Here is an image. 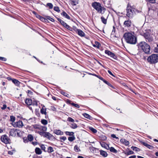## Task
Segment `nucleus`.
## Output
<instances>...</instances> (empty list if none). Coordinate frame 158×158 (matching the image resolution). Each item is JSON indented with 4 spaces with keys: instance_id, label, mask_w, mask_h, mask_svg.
<instances>
[{
    "instance_id": "f257e3e1",
    "label": "nucleus",
    "mask_w": 158,
    "mask_h": 158,
    "mask_svg": "<svg viewBox=\"0 0 158 158\" xmlns=\"http://www.w3.org/2000/svg\"><path fill=\"white\" fill-rule=\"evenodd\" d=\"M123 37L126 41L131 44H135L137 42L136 38L132 33L128 32L125 33Z\"/></svg>"
},
{
    "instance_id": "f03ea898",
    "label": "nucleus",
    "mask_w": 158,
    "mask_h": 158,
    "mask_svg": "<svg viewBox=\"0 0 158 158\" xmlns=\"http://www.w3.org/2000/svg\"><path fill=\"white\" fill-rule=\"evenodd\" d=\"M138 48L142 49L145 53L150 52V48L149 45L145 42H141L138 44Z\"/></svg>"
},
{
    "instance_id": "7ed1b4c3",
    "label": "nucleus",
    "mask_w": 158,
    "mask_h": 158,
    "mask_svg": "<svg viewBox=\"0 0 158 158\" xmlns=\"http://www.w3.org/2000/svg\"><path fill=\"white\" fill-rule=\"evenodd\" d=\"M147 60L151 64H155L158 62V54H152L148 57Z\"/></svg>"
},
{
    "instance_id": "20e7f679",
    "label": "nucleus",
    "mask_w": 158,
    "mask_h": 158,
    "mask_svg": "<svg viewBox=\"0 0 158 158\" xmlns=\"http://www.w3.org/2000/svg\"><path fill=\"white\" fill-rule=\"evenodd\" d=\"M92 6L96 10H105L101 4L99 3L95 2L92 3Z\"/></svg>"
},
{
    "instance_id": "39448f33",
    "label": "nucleus",
    "mask_w": 158,
    "mask_h": 158,
    "mask_svg": "<svg viewBox=\"0 0 158 158\" xmlns=\"http://www.w3.org/2000/svg\"><path fill=\"white\" fill-rule=\"evenodd\" d=\"M34 128L38 129L43 131H46L47 130V127L45 126L35 124L33 125Z\"/></svg>"
},
{
    "instance_id": "423d86ee",
    "label": "nucleus",
    "mask_w": 158,
    "mask_h": 158,
    "mask_svg": "<svg viewBox=\"0 0 158 158\" xmlns=\"http://www.w3.org/2000/svg\"><path fill=\"white\" fill-rule=\"evenodd\" d=\"M2 141L4 143L7 144L9 143V139L6 135H2L1 137Z\"/></svg>"
},
{
    "instance_id": "0eeeda50",
    "label": "nucleus",
    "mask_w": 158,
    "mask_h": 158,
    "mask_svg": "<svg viewBox=\"0 0 158 158\" xmlns=\"http://www.w3.org/2000/svg\"><path fill=\"white\" fill-rule=\"evenodd\" d=\"M109 14V13L108 12H107L106 13V16H105V18L103 16H102L101 17L102 22L105 24H106L107 19L108 17Z\"/></svg>"
},
{
    "instance_id": "6e6552de",
    "label": "nucleus",
    "mask_w": 158,
    "mask_h": 158,
    "mask_svg": "<svg viewBox=\"0 0 158 158\" xmlns=\"http://www.w3.org/2000/svg\"><path fill=\"white\" fill-rule=\"evenodd\" d=\"M74 30L79 36L81 37H84L85 36V34L81 30L77 29L76 28H75Z\"/></svg>"
},
{
    "instance_id": "1a4fd4ad",
    "label": "nucleus",
    "mask_w": 158,
    "mask_h": 158,
    "mask_svg": "<svg viewBox=\"0 0 158 158\" xmlns=\"http://www.w3.org/2000/svg\"><path fill=\"white\" fill-rule=\"evenodd\" d=\"M13 126L15 127H21L23 126V123L21 121H19L15 123H14L12 124Z\"/></svg>"
},
{
    "instance_id": "9d476101",
    "label": "nucleus",
    "mask_w": 158,
    "mask_h": 158,
    "mask_svg": "<svg viewBox=\"0 0 158 158\" xmlns=\"http://www.w3.org/2000/svg\"><path fill=\"white\" fill-rule=\"evenodd\" d=\"M44 136L50 140L54 138V136L52 135L48 132H45V134L44 135Z\"/></svg>"
},
{
    "instance_id": "9b49d317",
    "label": "nucleus",
    "mask_w": 158,
    "mask_h": 158,
    "mask_svg": "<svg viewBox=\"0 0 158 158\" xmlns=\"http://www.w3.org/2000/svg\"><path fill=\"white\" fill-rule=\"evenodd\" d=\"M105 52L108 56H110L111 57H112L114 59H116V57L114 53L110 52L108 50H105Z\"/></svg>"
},
{
    "instance_id": "f8f14e48",
    "label": "nucleus",
    "mask_w": 158,
    "mask_h": 158,
    "mask_svg": "<svg viewBox=\"0 0 158 158\" xmlns=\"http://www.w3.org/2000/svg\"><path fill=\"white\" fill-rule=\"evenodd\" d=\"M132 23L131 21L129 19L125 21L123 23L125 27H131L132 25Z\"/></svg>"
},
{
    "instance_id": "ddd939ff",
    "label": "nucleus",
    "mask_w": 158,
    "mask_h": 158,
    "mask_svg": "<svg viewBox=\"0 0 158 158\" xmlns=\"http://www.w3.org/2000/svg\"><path fill=\"white\" fill-rule=\"evenodd\" d=\"M134 14V10H127V15L128 17L131 18Z\"/></svg>"
},
{
    "instance_id": "4468645a",
    "label": "nucleus",
    "mask_w": 158,
    "mask_h": 158,
    "mask_svg": "<svg viewBox=\"0 0 158 158\" xmlns=\"http://www.w3.org/2000/svg\"><path fill=\"white\" fill-rule=\"evenodd\" d=\"M17 132V131L16 130L13 129H11L10 130L9 133L10 135L12 136H15L16 135Z\"/></svg>"
},
{
    "instance_id": "2eb2a0df",
    "label": "nucleus",
    "mask_w": 158,
    "mask_h": 158,
    "mask_svg": "<svg viewBox=\"0 0 158 158\" xmlns=\"http://www.w3.org/2000/svg\"><path fill=\"white\" fill-rule=\"evenodd\" d=\"M61 25H62L64 27L66 28L67 29H69V30L71 31L72 30V27H70L66 23L63 21L62 22V23H61Z\"/></svg>"
},
{
    "instance_id": "dca6fc26",
    "label": "nucleus",
    "mask_w": 158,
    "mask_h": 158,
    "mask_svg": "<svg viewBox=\"0 0 158 158\" xmlns=\"http://www.w3.org/2000/svg\"><path fill=\"white\" fill-rule=\"evenodd\" d=\"M53 133L58 135H63V132L59 130H54Z\"/></svg>"
},
{
    "instance_id": "f3484780",
    "label": "nucleus",
    "mask_w": 158,
    "mask_h": 158,
    "mask_svg": "<svg viewBox=\"0 0 158 158\" xmlns=\"http://www.w3.org/2000/svg\"><path fill=\"white\" fill-rule=\"evenodd\" d=\"M121 142L125 145H128L129 144L128 141L124 139H120Z\"/></svg>"
},
{
    "instance_id": "a211bd4d",
    "label": "nucleus",
    "mask_w": 158,
    "mask_h": 158,
    "mask_svg": "<svg viewBox=\"0 0 158 158\" xmlns=\"http://www.w3.org/2000/svg\"><path fill=\"white\" fill-rule=\"evenodd\" d=\"M135 9V6H131V4L128 3L127 8L126 10H133Z\"/></svg>"
},
{
    "instance_id": "6ab92c4d",
    "label": "nucleus",
    "mask_w": 158,
    "mask_h": 158,
    "mask_svg": "<svg viewBox=\"0 0 158 158\" xmlns=\"http://www.w3.org/2000/svg\"><path fill=\"white\" fill-rule=\"evenodd\" d=\"M100 154L103 157H105L107 156L108 154L107 152L103 150H100Z\"/></svg>"
},
{
    "instance_id": "aec40b11",
    "label": "nucleus",
    "mask_w": 158,
    "mask_h": 158,
    "mask_svg": "<svg viewBox=\"0 0 158 158\" xmlns=\"http://www.w3.org/2000/svg\"><path fill=\"white\" fill-rule=\"evenodd\" d=\"M35 152L37 155H40L42 153V151L39 148H36L35 149Z\"/></svg>"
},
{
    "instance_id": "412c9836",
    "label": "nucleus",
    "mask_w": 158,
    "mask_h": 158,
    "mask_svg": "<svg viewBox=\"0 0 158 158\" xmlns=\"http://www.w3.org/2000/svg\"><path fill=\"white\" fill-rule=\"evenodd\" d=\"M25 103L27 105H31L32 104V101L31 99L29 98L27 99L25 101Z\"/></svg>"
},
{
    "instance_id": "4be33fe9",
    "label": "nucleus",
    "mask_w": 158,
    "mask_h": 158,
    "mask_svg": "<svg viewBox=\"0 0 158 158\" xmlns=\"http://www.w3.org/2000/svg\"><path fill=\"white\" fill-rule=\"evenodd\" d=\"M44 106H43L41 109L40 112L42 114H44L45 115L47 114V112H46V108H44Z\"/></svg>"
},
{
    "instance_id": "5701e85b",
    "label": "nucleus",
    "mask_w": 158,
    "mask_h": 158,
    "mask_svg": "<svg viewBox=\"0 0 158 158\" xmlns=\"http://www.w3.org/2000/svg\"><path fill=\"white\" fill-rule=\"evenodd\" d=\"M142 144L143 145L149 148V149H152L153 148V147L152 146L146 143L143 142Z\"/></svg>"
},
{
    "instance_id": "b1692460",
    "label": "nucleus",
    "mask_w": 158,
    "mask_h": 158,
    "mask_svg": "<svg viewBox=\"0 0 158 158\" xmlns=\"http://www.w3.org/2000/svg\"><path fill=\"white\" fill-rule=\"evenodd\" d=\"M61 14L63 17L66 19H70L69 16L66 12L63 11Z\"/></svg>"
},
{
    "instance_id": "393cba45",
    "label": "nucleus",
    "mask_w": 158,
    "mask_h": 158,
    "mask_svg": "<svg viewBox=\"0 0 158 158\" xmlns=\"http://www.w3.org/2000/svg\"><path fill=\"white\" fill-rule=\"evenodd\" d=\"M12 81L16 85L18 86L19 85L20 82L17 80L13 79Z\"/></svg>"
},
{
    "instance_id": "a878e982",
    "label": "nucleus",
    "mask_w": 158,
    "mask_h": 158,
    "mask_svg": "<svg viewBox=\"0 0 158 158\" xmlns=\"http://www.w3.org/2000/svg\"><path fill=\"white\" fill-rule=\"evenodd\" d=\"M83 116L85 118L89 119H91L92 118L91 116L89 114L85 113L83 114Z\"/></svg>"
},
{
    "instance_id": "bb28decb",
    "label": "nucleus",
    "mask_w": 158,
    "mask_h": 158,
    "mask_svg": "<svg viewBox=\"0 0 158 158\" xmlns=\"http://www.w3.org/2000/svg\"><path fill=\"white\" fill-rule=\"evenodd\" d=\"M107 12H108L109 13L108 10H107L106 12H105V10H98V12L99 13H101L102 14H104L103 16L105 18V16H106V13Z\"/></svg>"
},
{
    "instance_id": "cd10ccee",
    "label": "nucleus",
    "mask_w": 158,
    "mask_h": 158,
    "mask_svg": "<svg viewBox=\"0 0 158 158\" xmlns=\"http://www.w3.org/2000/svg\"><path fill=\"white\" fill-rule=\"evenodd\" d=\"M74 150L76 152H78L81 151V150L77 145H76L74 147Z\"/></svg>"
},
{
    "instance_id": "c85d7f7f",
    "label": "nucleus",
    "mask_w": 158,
    "mask_h": 158,
    "mask_svg": "<svg viewBox=\"0 0 158 158\" xmlns=\"http://www.w3.org/2000/svg\"><path fill=\"white\" fill-rule=\"evenodd\" d=\"M54 151L52 147L50 146L48 148V152L49 153H51Z\"/></svg>"
},
{
    "instance_id": "c756f323",
    "label": "nucleus",
    "mask_w": 158,
    "mask_h": 158,
    "mask_svg": "<svg viewBox=\"0 0 158 158\" xmlns=\"http://www.w3.org/2000/svg\"><path fill=\"white\" fill-rule=\"evenodd\" d=\"M100 144L102 147L103 148L107 149V148H106L107 147L106 146H108L109 147V146L107 145V144L104 142H100Z\"/></svg>"
},
{
    "instance_id": "7c9ffc66",
    "label": "nucleus",
    "mask_w": 158,
    "mask_h": 158,
    "mask_svg": "<svg viewBox=\"0 0 158 158\" xmlns=\"http://www.w3.org/2000/svg\"><path fill=\"white\" fill-rule=\"evenodd\" d=\"M46 7L48 8L49 9H52L53 6L51 3H49L47 4Z\"/></svg>"
},
{
    "instance_id": "2f4dec72",
    "label": "nucleus",
    "mask_w": 158,
    "mask_h": 158,
    "mask_svg": "<svg viewBox=\"0 0 158 158\" xmlns=\"http://www.w3.org/2000/svg\"><path fill=\"white\" fill-rule=\"evenodd\" d=\"M110 150L111 152L114 153H116L117 152V151L113 147H111L110 148Z\"/></svg>"
},
{
    "instance_id": "473e14b6",
    "label": "nucleus",
    "mask_w": 158,
    "mask_h": 158,
    "mask_svg": "<svg viewBox=\"0 0 158 158\" xmlns=\"http://www.w3.org/2000/svg\"><path fill=\"white\" fill-rule=\"evenodd\" d=\"M131 148L136 152H138L140 151V149L136 147L132 146L131 147Z\"/></svg>"
},
{
    "instance_id": "72a5a7b5",
    "label": "nucleus",
    "mask_w": 158,
    "mask_h": 158,
    "mask_svg": "<svg viewBox=\"0 0 158 158\" xmlns=\"http://www.w3.org/2000/svg\"><path fill=\"white\" fill-rule=\"evenodd\" d=\"M147 41H148L149 42H151L153 41V38L151 36H149L146 39Z\"/></svg>"
},
{
    "instance_id": "f704fd0d",
    "label": "nucleus",
    "mask_w": 158,
    "mask_h": 158,
    "mask_svg": "<svg viewBox=\"0 0 158 158\" xmlns=\"http://www.w3.org/2000/svg\"><path fill=\"white\" fill-rule=\"evenodd\" d=\"M27 139L28 141H32L33 139V136L31 135H29L27 136Z\"/></svg>"
},
{
    "instance_id": "c9c22d12",
    "label": "nucleus",
    "mask_w": 158,
    "mask_h": 158,
    "mask_svg": "<svg viewBox=\"0 0 158 158\" xmlns=\"http://www.w3.org/2000/svg\"><path fill=\"white\" fill-rule=\"evenodd\" d=\"M134 152L131 150L127 152H124V154L125 155H130L131 154H134Z\"/></svg>"
},
{
    "instance_id": "e433bc0d",
    "label": "nucleus",
    "mask_w": 158,
    "mask_h": 158,
    "mask_svg": "<svg viewBox=\"0 0 158 158\" xmlns=\"http://www.w3.org/2000/svg\"><path fill=\"white\" fill-rule=\"evenodd\" d=\"M41 123L43 125H46L48 123V121L44 119H42L41 120Z\"/></svg>"
},
{
    "instance_id": "4c0bfd02",
    "label": "nucleus",
    "mask_w": 158,
    "mask_h": 158,
    "mask_svg": "<svg viewBox=\"0 0 158 158\" xmlns=\"http://www.w3.org/2000/svg\"><path fill=\"white\" fill-rule=\"evenodd\" d=\"M65 133L66 135L72 136L73 135L74 133L73 132L65 131Z\"/></svg>"
},
{
    "instance_id": "58836bf2",
    "label": "nucleus",
    "mask_w": 158,
    "mask_h": 158,
    "mask_svg": "<svg viewBox=\"0 0 158 158\" xmlns=\"http://www.w3.org/2000/svg\"><path fill=\"white\" fill-rule=\"evenodd\" d=\"M89 129L93 133H95L97 132V130L92 127H89Z\"/></svg>"
},
{
    "instance_id": "ea45409f",
    "label": "nucleus",
    "mask_w": 158,
    "mask_h": 158,
    "mask_svg": "<svg viewBox=\"0 0 158 158\" xmlns=\"http://www.w3.org/2000/svg\"><path fill=\"white\" fill-rule=\"evenodd\" d=\"M72 136L69 137L68 139L69 141L72 142L75 139V138L74 136L73 135Z\"/></svg>"
},
{
    "instance_id": "a19ab883",
    "label": "nucleus",
    "mask_w": 158,
    "mask_h": 158,
    "mask_svg": "<svg viewBox=\"0 0 158 158\" xmlns=\"http://www.w3.org/2000/svg\"><path fill=\"white\" fill-rule=\"evenodd\" d=\"M15 117L13 116H10V121L12 122V124H13V123H14L15 121Z\"/></svg>"
},
{
    "instance_id": "79ce46f5",
    "label": "nucleus",
    "mask_w": 158,
    "mask_h": 158,
    "mask_svg": "<svg viewBox=\"0 0 158 158\" xmlns=\"http://www.w3.org/2000/svg\"><path fill=\"white\" fill-rule=\"evenodd\" d=\"M60 141L61 142H63L64 141L66 140L67 138L65 136H62L60 137Z\"/></svg>"
},
{
    "instance_id": "37998d69",
    "label": "nucleus",
    "mask_w": 158,
    "mask_h": 158,
    "mask_svg": "<svg viewBox=\"0 0 158 158\" xmlns=\"http://www.w3.org/2000/svg\"><path fill=\"white\" fill-rule=\"evenodd\" d=\"M77 125L75 123H73L71 124V127L73 129H75L77 127Z\"/></svg>"
},
{
    "instance_id": "c03bdc74",
    "label": "nucleus",
    "mask_w": 158,
    "mask_h": 158,
    "mask_svg": "<svg viewBox=\"0 0 158 158\" xmlns=\"http://www.w3.org/2000/svg\"><path fill=\"white\" fill-rule=\"evenodd\" d=\"M45 17L48 19V20H49L52 22L54 21V19L49 16H45Z\"/></svg>"
},
{
    "instance_id": "a18cd8bd",
    "label": "nucleus",
    "mask_w": 158,
    "mask_h": 158,
    "mask_svg": "<svg viewBox=\"0 0 158 158\" xmlns=\"http://www.w3.org/2000/svg\"><path fill=\"white\" fill-rule=\"evenodd\" d=\"M72 2V4L73 5H76L77 4V0H71Z\"/></svg>"
},
{
    "instance_id": "49530a36",
    "label": "nucleus",
    "mask_w": 158,
    "mask_h": 158,
    "mask_svg": "<svg viewBox=\"0 0 158 158\" xmlns=\"http://www.w3.org/2000/svg\"><path fill=\"white\" fill-rule=\"evenodd\" d=\"M95 45H94V46L97 47V48H99V47L100 45V43L98 42H95Z\"/></svg>"
},
{
    "instance_id": "de8ad7c7",
    "label": "nucleus",
    "mask_w": 158,
    "mask_h": 158,
    "mask_svg": "<svg viewBox=\"0 0 158 158\" xmlns=\"http://www.w3.org/2000/svg\"><path fill=\"white\" fill-rule=\"evenodd\" d=\"M143 36L145 39L150 36V34L148 33H145L143 34Z\"/></svg>"
},
{
    "instance_id": "09e8293b",
    "label": "nucleus",
    "mask_w": 158,
    "mask_h": 158,
    "mask_svg": "<svg viewBox=\"0 0 158 158\" xmlns=\"http://www.w3.org/2000/svg\"><path fill=\"white\" fill-rule=\"evenodd\" d=\"M67 121L69 122H73V123L74 122V120L72 118L70 117L68 118L67 119Z\"/></svg>"
},
{
    "instance_id": "8fccbe9b",
    "label": "nucleus",
    "mask_w": 158,
    "mask_h": 158,
    "mask_svg": "<svg viewBox=\"0 0 158 158\" xmlns=\"http://www.w3.org/2000/svg\"><path fill=\"white\" fill-rule=\"evenodd\" d=\"M71 104L73 106H74L76 107H77V108H79L80 107V106H79V105L77 104H75L73 103H71Z\"/></svg>"
},
{
    "instance_id": "3c124183",
    "label": "nucleus",
    "mask_w": 158,
    "mask_h": 158,
    "mask_svg": "<svg viewBox=\"0 0 158 158\" xmlns=\"http://www.w3.org/2000/svg\"><path fill=\"white\" fill-rule=\"evenodd\" d=\"M40 148H41V149L44 150V151L45 152H46V151H45V150L46 149V148L45 147V146L44 145V144H41L40 146Z\"/></svg>"
},
{
    "instance_id": "603ef678",
    "label": "nucleus",
    "mask_w": 158,
    "mask_h": 158,
    "mask_svg": "<svg viewBox=\"0 0 158 158\" xmlns=\"http://www.w3.org/2000/svg\"><path fill=\"white\" fill-rule=\"evenodd\" d=\"M45 131H38V133L40 134V135L41 136H43L44 134H45Z\"/></svg>"
},
{
    "instance_id": "864d4df0",
    "label": "nucleus",
    "mask_w": 158,
    "mask_h": 158,
    "mask_svg": "<svg viewBox=\"0 0 158 158\" xmlns=\"http://www.w3.org/2000/svg\"><path fill=\"white\" fill-rule=\"evenodd\" d=\"M154 52L158 53V44H157V46L154 48Z\"/></svg>"
},
{
    "instance_id": "5fc2aeb1",
    "label": "nucleus",
    "mask_w": 158,
    "mask_h": 158,
    "mask_svg": "<svg viewBox=\"0 0 158 158\" xmlns=\"http://www.w3.org/2000/svg\"><path fill=\"white\" fill-rule=\"evenodd\" d=\"M33 106H38V103L36 101H34L32 102V104Z\"/></svg>"
},
{
    "instance_id": "6e6d98bb",
    "label": "nucleus",
    "mask_w": 158,
    "mask_h": 158,
    "mask_svg": "<svg viewBox=\"0 0 158 158\" xmlns=\"http://www.w3.org/2000/svg\"><path fill=\"white\" fill-rule=\"evenodd\" d=\"M33 158H42V157L40 156H39L37 155V154L34 155L33 156Z\"/></svg>"
},
{
    "instance_id": "4d7b16f0",
    "label": "nucleus",
    "mask_w": 158,
    "mask_h": 158,
    "mask_svg": "<svg viewBox=\"0 0 158 158\" xmlns=\"http://www.w3.org/2000/svg\"><path fill=\"white\" fill-rule=\"evenodd\" d=\"M0 60L5 61L6 60V59L5 58L0 56Z\"/></svg>"
},
{
    "instance_id": "13d9d810",
    "label": "nucleus",
    "mask_w": 158,
    "mask_h": 158,
    "mask_svg": "<svg viewBox=\"0 0 158 158\" xmlns=\"http://www.w3.org/2000/svg\"><path fill=\"white\" fill-rule=\"evenodd\" d=\"M39 19H40L41 21L43 22H44V21H45V17L44 18L43 17L40 16V17L39 18Z\"/></svg>"
},
{
    "instance_id": "bf43d9fd",
    "label": "nucleus",
    "mask_w": 158,
    "mask_h": 158,
    "mask_svg": "<svg viewBox=\"0 0 158 158\" xmlns=\"http://www.w3.org/2000/svg\"><path fill=\"white\" fill-rule=\"evenodd\" d=\"M23 139L24 142L25 143H27L28 142V139L26 137H24Z\"/></svg>"
},
{
    "instance_id": "052dcab7",
    "label": "nucleus",
    "mask_w": 158,
    "mask_h": 158,
    "mask_svg": "<svg viewBox=\"0 0 158 158\" xmlns=\"http://www.w3.org/2000/svg\"><path fill=\"white\" fill-rule=\"evenodd\" d=\"M103 81L106 84L110 86L111 85V84L107 81L105 80V79Z\"/></svg>"
},
{
    "instance_id": "680f3d73",
    "label": "nucleus",
    "mask_w": 158,
    "mask_h": 158,
    "mask_svg": "<svg viewBox=\"0 0 158 158\" xmlns=\"http://www.w3.org/2000/svg\"><path fill=\"white\" fill-rule=\"evenodd\" d=\"M111 136L113 138H115L116 139H118V137H117L114 134H112Z\"/></svg>"
},
{
    "instance_id": "e2e57ef3",
    "label": "nucleus",
    "mask_w": 158,
    "mask_h": 158,
    "mask_svg": "<svg viewBox=\"0 0 158 158\" xmlns=\"http://www.w3.org/2000/svg\"><path fill=\"white\" fill-rule=\"evenodd\" d=\"M149 2L154 3L155 2L156 0H148Z\"/></svg>"
},
{
    "instance_id": "0e129e2a",
    "label": "nucleus",
    "mask_w": 158,
    "mask_h": 158,
    "mask_svg": "<svg viewBox=\"0 0 158 158\" xmlns=\"http://www.w3.org/2000/svg\"><path fill=\"white\" fill-rule=\"evenodd\" d=\"M6 106L5 105V104H4L3 105V106L1 108V109H2V110H4L6 108Z\"/></svg>"
},
{
    "instance_id": "69168bd1",
    "label": "nucleus",
    "mask_w": 158,
    "mask_h": 158,
    "mask_svg": "<svg viewBox=\"0 0 158 158\" xmlns=\"http://www.w3.org/2000/svg\"><path fill=\"white\" fill-rule=\"evenodd\" d=\"M61 93L62 95H64V96H66V95H68V94L67 93L64 92V91H61Z\"/></svg>"
},
{
    "instance_id": "338daca9",
    "label": "nucleus",
    "mask_w": 158,
    "mask_h": 158,
    "mask_svg": "<svg viewBox=\"0 0 158 158\" xmlns=\"http://www.w3.org/2000/svg\"><path fill=\"white\" fill-rule=\"evenodd\" d=\"M108 72L110 75L112 76H113L114 77H115V76L109 70H108Z\"/></svg>"
},
{
    "instance_id": "774afa93",
    "label": "nucleus",
    "mask_w": 158,
    "mask_h": 158,
    "mask_svg": "<svg viewBox=\"0 0 158 158\" xmlns=\"http://www.w3.org/2000/svg\"><path fill=\"white\" fill-rule=\"evenodd\" d=\"M57 20L61 24L62 23V22H63L64 21L60 19L57 18Z\"/></svg>"
}]
</instances>
